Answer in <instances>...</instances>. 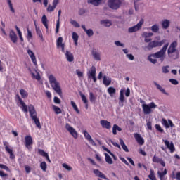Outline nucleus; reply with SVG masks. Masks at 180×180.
Listing matches in <instances>:
<instances>
[{"label":"nucleus","instance_id":"f257e3e1","mask_svg":"<svg viewBox=\"0 0 180 180\" xmlns=\"http://www.w3.org/2000/svg\"><path fill=\"white\" fill-rule=\"evenodd\" d=\"M145 43H148L146 46L147 50L151 51L153 49H155V47H161L167 41V39H162V41L154 40L151 41V38H144Z\"/></svg>","mask_w":180,"mask_h":180},{"label":"nucleus","instance_id":"f03ea898","mask_svg":"<svg viewBox=\"0 0 180 180\" xmlns=\"http://www.w3.org/2000/svg\"><path fill=\"white\" fill-rule=\"evenodd\" d=\"M48 78L51 86L53 90H55L59 96H61L63 95V91H61V87L60 86V82L57 81V79H56V77H54L53 75H50Z\"/></svg>","mask_w":180,"mask_h":180},{"label":"nucleus","instance_id":"7ed1b4c3","mask_svg":"<svg viewBox=\"0 0 180 180\" xmlns=\"http://www.w3.org/2000/svg\"><path fill=\"white\" fill-rule=\"evenodd\" d=\"M28 110L30 113V116L31 119L34 122L37 127L38 129H41V124H40V120L37 118V112L36 111V109L34 108V106L32 104H30L28 106Z\"/></svg>","mask_w":180,"mask_h":180},{"label":"nucleus","instance_id":"20e7f679","mask_svg":"<svg viewBox=\"0 0 180 180\" xmlns=\"http://www.w3.org/2000/svg\"><path fill=\"white\" fill-rule=\"evenodd\" d=\"M168 46H169V44L167 43L159 51L151 54L152 57H153V58H159L160 63H164V60H165V53H167Z\"/></svg>","mask_w":180,"mask_h":180},{"label":"nucleus","instance_id":"39448f33","mask_svg":"<svg viewBox=\"0 0 180 180\" xmlns=\"http://www.w3.org/2000/svg\"><path fill=\"white\" fill-rule=\"evenodd\" d=\"M163 143H165V146H166V148L164 146L161 147V149L162 151H167V148L169 150L170 153H174L175 151V146L174 145V142L167 140V139H162Z\"/></svg>","mask_w":180,"mask_h":180},{"label":"nucleus","instance_id":"423d86ee","mask_svg":"<svg viewBox=\"0 0 180 180\" xmlns=\"http://www.w3.org/2000/svg\"><path fill=\"white\" fill-rule=\"evenodd\" d=\"M108 5L110 9L117 11L122 6V0H108Z\"/></svg>","mask_w":180,"mask_h":180},{"label":"nucleus","instance_id":"0eeeda50","mask_svg":"<svg viewBox=\"0 0 180 180\" xmlns=\"http://www.w3.org/2000/svg\"><path fill=\"white\" fill-rule=\"evenodd\" d=\"M87 77L88 79H93L94 82H96V68L95 66H91L87 71Z\"/></svg>","mask_w":180,"mask_h":180},{"label":"nucleus","instance_id":"6e6552de","mask_svg":"<svg viewBox=\"0 0 180 180\" xmlns=\"http://www.w3.org/2000/svg\"><path fill=\"white\" fill-rule=\"evenodd\" d=\"M144 23V19H141L140 21L134 26L129 28L128 32L129 33H134V32H137L141 29L143 24Z\"/></svg>","mask_w":180,"mask_h":180},{"label":"nucleus","instance_id":"1a4fd4ad","mask_svg":"<svg viewBox=\"0 0 180 180\" xmlns=\"http://www.w3.org/2000/svg\"><path fill=\"white\" fill-rule=\"evenodd\" d=\"M65 127L66 130L69 131V133L71 134V136H72L74 139H78V132H77V131L75 130V129H74V127H71V125H70V124L68 123L65 124Z\"/></svg>","mask_w":180,"mask_h":180},{"label":"nucleus","instance_id":"9d476101","mask_svg":"<svg viewBox=\"0 0 180 180\" xmlns=\"http://www.w3.org/2000/svg\"><path fill=\"white\" fill-rule=\"evenodd\" d=\"M25 147L28 150H32L31 146L33 145V139L32 138V136L30 135L26 136L25 137Z\"/></svg>","mask_w":180,"mask_h":180},{"label":"nucleus","instance_id":"9b49d317","mask_svg":"<svg viewBox=\"0 0 180 180\" xmlns=\"http://www.w3.org/2000/svg\"><path fill=\"white\" fill-rule=\"evenodd\" d=\"M176 47H178V42L176 41H173L167 49V54L169 53H175L176 51H179L176 50Z\"/></svg>","mask_w":180,"mask_h":180},{"label":"nucleus","instance_id":"f8f14e48","mask_svg":"<svg viewBox=\"0 0 180 180\" xmlns=\"http://www.w3.org/2000/svg\"><path fill=\"white\" fill-rule=\"evenodd\" d=\"M162 124L166 129H169V127H175V124H174V122H172L171 120H168V121H167L165 118H162Z\"/></svg>","mask_w":180,"mask_h":180},{"label":"nucleus","instance_id":"ddd939ff","mask_svg":"<svg viewBox=\"0 0 180 180\" xmlns=\"http://www.w3.org/2000/svg\"><path fill=\"white\" fill-rule=\"evenodd\" d=\"M4 146L5 147V150L8 154H10V158L11 160H13L15 158V154H13V150L11 148H9V143L8 141H4Z\"/></svg>","mask_w":180,"mask_h":180},{"label":"nucleus","instance_id":"4468645a","mask_svg":"<svg viewBox=\"0 0 180 180\" xmlns=\"http://www.w3.org/2000/svg\"><path fill=\"white\" fill-rule=\"evenodd\" d=\"M27 52L28 56L30 57L34 65H35V67H37V60H36V56L34 55L33 51L28 49Z\"/></svg>","mask_w":180,"mask_h":180},{"label":"nucleus","instance_id":"2eb2a0df","mask_svg":"<svg viewBox=\"0 0 180 180\" xmlns=\"http://www.w3.org/2000/svg\"><path fill=\"white\" fill-rule=\"evenodd\" d=\"M83 133L86 140H87L90 143V144H91V146H96V143H95V141L92 139V136H91L88 131H84Z\"/></svg>","mask_w":180,"mask_h":180},{"label":"nucleus","instance_id":"dca6fc26","mask_svg":"<svg viewBox=\"0 0 180 180\" xmlns=\"http://www.w3.org/2000/svg\"><path fill=\"white\" fill-rule=\"evenodd\" d=\"M105 0H87L88 4H91L93 6H99L102 4H105Z\"/></svg>","mask_w":180,"mask_h":180},{"label":"nucleus","instance_id":"f3484780","mask_svg":"<svg viewBox=\"0 0 180 180\" xmlns=\"http://www.w3.org/2000/svg\"><path fill=\"white\" fill-rule=\"evenodd\" d=\"M134 137L139 146H143L144 144V139L141 137L140 134L135 133L134 134Z\"/></svg>","mask_w":180,"mask_h":180},{"label":"nucleus","instance_id":"a211bd4d","mask_svg":"<svg viewBox=\"0 0 180 180\" xmlns=\"http://www.w3.org/2000/svg\"><path fill=\"white\" fill-rule=\"evenodd\" d=\"M65 56L66 60H67V61H68V63H72V61H74V54H72V53H71V51L66 50V51L65 53Z\"/></svg>","mask_w":180,"mask_h":180},{"label":"nucleus","instance_id":"6ab92c4d","mask_svg":"<svg viewBox=\"0 0 180 180\" xmlns=\"http://www.w3.org/2000/svg\"><path fill=\"white\" fill-rule=\"evenodd\" d=\"M100 123L103 127V129H107L109 130L110 129L112 128V125H110V122L108 120H102L100 121Z\"/></svg>","mask_w":180,"mask_h":180},{"label":"nucleus","instance_id":"aec40b11","mask_svg":"<svg viewBox=\"0 0 180 180\" xmlns=\"http://www.w3.org/2000/svg\"><path fill=\"white\" fill-rule=\"evenodd\" d=\"M167 56L169 60H178L179 58V51L167 53Z\"/></svg>","mask_w":180,"mask_h":180},{"label":"nucleus","instance_id":"412c9836","mask_svg":"<svg viewBox=\"0 0 180 180\" xmlns=\"http://www.w3.org/2000/svg\"><path fill=\"white\" fill-rule=\"evenodd\" d=\"M9 37L13 43H17L18 42V35H16V33L13 30H10V34H9Z\"/></svg>","mask_w":180,"mask_h":180},{"label":"nucleus","instance_id":"4be33fe9","mask_svg":"<svg viewBox=\"0 0 180 180\" xmlns=\"http://www.w3.org/2000/svg\"><path fill=\"white\" fill-rule=\"evenodd\" d=\"M93 172L94 175H96V176H98V178H102L103 179H108L106 176L103 173H102V172L99 171V169H94L93 170Z\"/></svg>","mask_w":180,"mask_h":180},{"label":"nucleus","instance_id":"5701e85b","mask_svg":"<svg viewBox=\"0 0 180 180\" xmlns=\"http://www.w3.org/2000/svg\"><path fill=\"white\" fill-rule=\"evenodd\" d=\"M28 71L30 74H31L32 78H33V79H37V81H40V79H41V77L40 76V73H39V72H37V75H35L34 72L32 71L30 68H28Z\"/></svg>","mask_w":180,"mask_h":180},{"label":"nucleus","instance_id":"b1692460","mask_svg":"<svg viewBox=\"0 0 180 180\" xmlns=\"http://www.w3.org/2000/svg\"><path fill=\"white\" fill-rule=\"evenodd\" d=\"M142 109H143V112L144 115H150V113H151V112H153V110L150 108V105H147V104H143Z\"/></svg>","mask_w":180,"mask_h":180},{"label":"nucleus","instance_id":"393cba45","mask_svg":"<svg viewBox=\"0 0 180 180\" xmlns=\"http://www.w3.org/2000/svg\"><path fill=\"white\" fill-rule=\"evenodd\" d=\"M59 0H53V6L49 5L47 8V12H53L56 8H57V5H58Z\"/></svg>","mask_w":180,"mask_h":180},{"label":"nucleus","instance_id":"a878e982","mask_svg":"<svg viewBox=\"0 0 180 180\" xmlns=\"http://www.w3.org/2000/svg\"><path fill=\"white\" fill-rule=\"evenodd\" d=\"M119 105L123 107V103L124 102V90L121 89L120 91Z\"/></svg>","mask_w":180,"mask_h":180},{"label":"nucleus","instance_id":"bb28decb","mask_svg":"<svg viewBox=\"0 0 180 180\" xmlns=\"http://www.w3.org/2000/svg\"><path fill=\"white\" fill-rule=\"evenodd\" d=\"M154 85L156 86L157 89H158L159 91H160V92H162V94H164L165 95H169V94H168L167 91H165V89L164 88H162L161 86V85H160L158 83H157V82H153Z\"/></svg>","mask_w":180,"mask_h":180},{"label":"nucleus","instance_id":"cd10ccee","mask_svg":"<svg viewBox=\"0 0 180 180\" xmlns=\"http://www.w3.org/2000/svg\"><path fill=\"white\" fill-rule=\"evenodd\" d=\"M41 22L42 25H44V26L46 28V30H49V20L47 19V16H46V15H44L41 18Z\"/></svg>","mask_w":180,"mask_h":180},{"label":"nucleus","instance_id":"c85d7f7f","mask_svg":"<svg viewBox=\"0 0 180 180\" xmlns=\"http://www.w3.org/2000/svg\"><path fill=\"white\" fill-rule=\"evenodd\" d=\"M18 106H20L22 112H25V113H27L28 110H27V105L26 103H25V101H21L20 103L18 104Z\"/></svg>","mask_w":180,"mask_h":180},{"label":"nucleus","instance_id":"c756f323","mask_svg":"<svg viewBox=\"0 0 180 180\" xmlns=\"http://www.w3.org/2000/svg\"><path fill=\"white\" fill-rule=\"evenodd\" d=\"M60 16H61V10H59L58 13V20L56 22V33H58V32H60Z\"/></svg>","mask_w":180,"mask_h":180},{"label":"nucleus","instance_id":"7c9ffc66","mask_svg":"<svg viewBox=\"0 0 180 180\" xmlns=\"http://www.w3.org/2000/svg\"><path fill=\"white\" fill-rule=\"evenodd\" d=\"M170 24H171V22H169V20H167V19L163 20L162 21V29L166 30V29H168L169 27Z\"/></svg>","mask_w":180,"mask_h":180},{"label":"nucleus","instance_id":"2f4dec72","mask_svg":"<svg viewBox=\"0 0 180 180\" xmlns=\"http://www.w3.org/2000/svg\"><path fill=\"white\" fill-rule=\"evenodd\" d=\"M103 84H104L105 86H109V85L112 84V79L110 77H107L106 76H103Z\"/></svg>","mask_w":180,"mask_h":180},{"label":"nucleus","instance_id":"473e14b6","mask_svg":"<svg viewBox=\"0 0 180 180\" xmlns=\"http://www.w3.org/2000/svg\"><path fill=\"white\" fill-rule=\"evenodd\" d=\"M107 92L109 94L110 96L113 97L116 94V89H115V87L110 86L108 88Z\"/></svg>","mask_w":180,"mask_h":180},{"label":"nucleus","instance_id":"72a5a7b5","mask_svg":"<svg viewBox=\"0 0 180 180\" xmlns=\"http://www.w3.org/2000/svg\"><path fill=\"white\" fill-rule=\"evenodd\" d=\"M120 143L124 151H125V153H129V148H127V146H126V143H124V141H123L122 138H120Z\"/></svg>","mask_w":180,"mask_h":180},{"label":"nucleus","instance_id":"f704fd0d","mask_svg":"<svg viewBox=\"0 0 180 180\" xmlns=\"http://www.w3.org/2000/svg\"><path fill=\"white\" fill-rule=\"evenodd\" d=\"M91 54L94 60H96V61H101V53L95 51H92Z\"/></svg>","mask_w":180,"mask_h":180},{"label":"nucleus","instance_id":"c9c22d12","mask_svg":"<svg viewBox=\"0 0 180 180\" xmlns=\"http://www.w3.org/2000/svg\"><path fill=\"white\" fill-rule=\"evenodd\" d=\"M35 29H36V33L37 36H39L41 41H44V38H43V33H41V30H40V28L36 26Z\"/></svg>","mask_w":180,"mask_h":180},{"label":"nucleus","instance_id":"e433bc0d","mask_svg":"<svg viewBox=\"0 0 180 180\" xmlns=\"http://www.w3.org/2000/svg\"><path fill=\"white\" fill-rule=\"evenodd\" d=\"M101 25H104L105 27H110L112 25V21L109 20H103L100 22Z\"/></svg>","mask_w":180,"mask_h":180},{"label":"nucleus","instance_id":"4c0bfd02","mask_svg":"<svg viewBox=\"0 0 180 180\" xmlns=\"http://www.w3.org/2000/svg\"><path fill=\"white\" fill-rule=\"evenodd\" d=\"M149 29H150L153 33H158V32H160V26L157 24L153 25L152 27H149Z\"/></svg>","mask_w":180,"mask_h":180},{"label":"nucleus","instance_id":"58836bf2","mask_svg":"<svg viewBox=\"0 0 180 180\" xmlns=\"http://www.w3.org/2000/svg\"><path fill=\"white\" fill-rule=\"evenodd\" d=\"M104 155L105 157V162L110 165L113 164V160H112V158L109 155V154L105 153Z\"/></svg>","mask_w":180,"mask_h":180},{"label":"nucleus","instance_id":"ea45409f","mask_svg":"<svg viewBox=\"0 0 180 180\" xmlns=\"http://www.w3.org/2000/svg\"><path fill=\"white\" fill-rule=\"evenodd\" d=\"M20 94L23 99H26V98H27L29 96V93H27V91H26L25 89H20Z\"/></svg>","mask_w":180,"mask_h":180},{"label":"nucleus","instance_id":"a19ab883","mask_svg":"<svg viewBox=\"0 0 180 180\" xmlns=\"http://www.w3.org/2000/svg\"><path fill=\"white\" fill-rule=\"evenodd\" d=\"M79 96H81L82 101L84 104L88 103V99L86 98V96H85L82 91H79Z\"/></svg>","mask_w":180,"mask_h":180},{"label":"nucleus","instance_id":"79ce46f5","mask_svg":"<svg viewBox=\"0 0 180 180\" xmlns=\"http://www.w3.org/2000/svg\"><path fill=\"white\" fill-rule=\"evenodd\" d=\"M89 101L91 103H95V101H96V96H95L92 92L89 93Z\"/></svg>","mask_w":180,"mask_h":180},{"label":"nucleus","instance_id":"37998d69","mask_svg":"<svg viewBox=\"0 0 180 180\" xmlns=\"http://www.w3.org/2000/svg\"><path fill=\"white\" fill-rule=\"evenodd\" d=\"M64 44H63V37H59L56 41V46L58 48H59L60 46H63Z\"/></svg>","mask_w":180,"mask_h":180},{"label":"nucleus","instance_id":"c03bdc74","mask_svg":"<svg viewBox=\"0 0 180 180\" xmlns=\"http://www.w3.org/2000/svg\"><path fill=\"white\" fill-rule=\"evenodd\" d=\"M152 36H154V33H153V32H144L142 34V37H143V38H150V37H152Z\"/></svg>","mask_w":180,"mask_h":180},{"label":"nucleus","instance_id":"a18cd8bd","mask_svg":"<svg viewBox=\"0 0 180 180\" xmlns=\"http://www.w3.org/2000/svg\"><path fill=\"white\" fill-rule=\"evenodd\" d=\"M84 32L87 34L88 37H92V36H94L93 29H89V30L87 29Z\"/></svg>","mask_w":180,"mask_h":180},{"label":"nucleus","instance_id":"49530a36","mask_svg":"<svg viewBox=\"0 0 180 180\" xmlns=\"http://www.w3.org/2000/svg\"><path fill=\"white\" fill-rule=\"evenodd\" d=\"M71 105L72 106L74 110L77 112V113L79 114V110L78 109V107L77 106V104L74 101L70 102Z\"/></svg>","mask_w":180,"mask_h":180},{"label":"nucleus","instance_id":"de8ad7c7","mask_svg":"<svg viewBox=\"0 0 180 180\" xmlns=\"http://www.w3.org/2000/svg\"><path fill=\"white\" fill-rule=\"evenodd\" d=\"M169 65L162 66V72L163 74H168L169 72Z\"/></svg>","mask_w":180,"mask_h":180},{"label":"nucleus","instance_id":"09e8293b","mask_svg":"<svg viewBox=\"0 0 180 180\" xmlns=\"http://www.w3.org/2000/svg\"><path fill=\"white\" fill-rule=\"evenodd\" d=\"M40 168L42 169V171L46 172V170L47 169V163H46V162H41L40 163Z\"/></svg>","mask_w":180,"mask_h":180},{"label":"nucleus","instance_id":"8fccbe9b","mask_svg":"<svg viewBox=\"0 0 180 180\" xmlns=\"http://www.w3.org/2000/svg\"><path fill=\"white\" fill-rule=\"evenodd\" d=\"M38 153L40 155H41L42 157H45L46 158L49 155V153H47L46 152H45L43 149H39L38 150Z\"/></svg>","mask_w":180,"mask_h":180},{"label":"nucleus","instance_id":"3c124183","mask_svg":"<svg viewBox=\"0 0 180 180\" xmlns=\"http://www.w3.org/2000/svg\"><path fill=\"white\" fill-rule=\"evenodd\" d=\"M7 3H8V5L9 6L11 12H12V13H15V8H13L12 1L11 0H7Z\"/></svg>","mask_w":180,"mask_h":180},{"label":"nucleus","instance_id":"603ef678","mask_svg":"<svg viewBox=\"0 0 180 180\" xmlns=\"http://www.w3.org/2000/svg\"><path fill=\"white\" fill-rule=\"evenodd\" d=\"M53 109L56 115H60V113H61V108L59 107L53 105Z\"/></svg>","mask_w":180,"mask_h":180},{"label":"nucleus","instance_id":"864d4df0","mask_svg":"<svg viewBox=\"0 0 180 180\" xmlns=\"http://www.w3.org/2000/svg\"><path fill=\"white\" fill-rule=\"evenodd\" d=\"M62 166L63 168H65V169H67V171H72V167L66 163H63Z\"/></svg>","mask_w":180,"mask_h":180},{"label":"nucleus","instance_id":"5fc2aeb1","mask_svg":"<svg viewBox=\"0 0 180 180\" xmlns=\"http://www.w3.org/2000/svg\"><path fill=\"white\" fill-rule=\"evenodd\" d=\"M27 39H28V40H30V39L33 37V34H32V31H30L29 27L27 28Z\"/></svg>","mask_w":180,"mask_h":180},{"label":"nucleus","instance_id":"6e6d98bb","mask_svg":"<svg viewBox=\"0 0 180 180\" xmlns=\"http://www.w3.org/2000/svg\"><path fill=\"white\" fill-rule=\"evenodd\" d=\"M148 178L151 180H157L155 175H154V171L150 170V174H149Z\"/></svg>","mask_w":180,"mask_h":180},{"label":"nucleus","instance_id":"4d7b16f0","mask_svg":"<svg viewBox=\"0 0 180 180\" xmlns=\"http://www.w3.org/2000/svg\"><path fill=\"white\" fill-rule=\"evenodd\" d=\"M151 57H153V56H151V54L150 55H149L148 56V60L150 62V63H152V64H157V59H153Z\"/></svg>","mask_w":180,"mask_h":180},{"label":"nucleus","instance_id":"13d9d810","mask_svg":"<svg viewBox=\"0 0 180 180\" xmlns=\"http://www.w3.org/2000/svg\"><path fill=\"white\" fill-rule=\"evenodd\" d=\"M0 168L1 169H5V171H7L8 172H11V169H9V167L4 164H0Z\"/></svg>","mask_w":180,"mask_h":180},{"label":"nucleus","instance_id":"bf43d9fd","mask_svg":"<svg viewBox=\"0 0 180 180\" xmlns=\"http://www.w3.org/2000/svg\"><path fill=\"white\" fill-rule=\"evenodd\" d=\"M155 127L156 129V130H158V131H160V133H164V129H162V128L161 127V126L158 124H156L155 125Z\"/></svg>","mask_w":180,"mask_h":180},{"label":"nucleus","instance_id":"052dcab7","mask_svg":"<svg viewBox=\"0 0 180 180\" xmlns=\"http://www.w3.org/2000/svg\"><path fill=\"white\" fill-rule=\"evenodd\" d=\"M70 23H71V25H73L75 27H81L79 25V24L78 23V22H77L76 20H71Z\"/></svg>","mask_w":180,"mask_h":180},{"label":"nucleus","instance_id":"680f3d73","mask_svg":"<svg viewBox=\"0 0 180 180\" xmlns=\"http://www.w3.org/2000/svg\"><path fill=\"white\" fill-rule=\"evenodd\" d=\"M162 160L160 158H158L155 155L153 156V162H158V164H159V162H160V160Z\"/></svg>","mask_w":180,"mask_h":180},{"label":"nucleus","instance_id":"e2e57ef3","mask_svg":"<svg viewBox=\"0 0 180 180\" xmlns=\"http://www.w3.org/2000/svg\"><path fill=\"white\" fill-rule=\"evenodd\" d=\"M169 81L172 85H178V84H179V82L175 79H169Z\"/></svg>","mask_w":180,"mask_h":180},{"label":"nucleus","instance_id":"0e129e2a","mask_svg":"<svg viewBox=\"0 0 180 180\" xmlns=\"http://www.w3.org/2000/svg\"><path fill=\"white\" fill-rule=\"evenodd\" d=\"M78 34L77 32H72V39L74 41H78Z\"/></svg>","mask_w":180,"mask_h":180},{"label":"nucleus","instance_id":"69168bd1","mask_svg":"<svg viewBox=\"0 0 180 180\" xmlns=\"http://www.w3.org/2000/svg\"><path fill=\"white\" fill-rule=\"evenodd\" d=\"M53 102H54V103L60 105V103H61V100L58 97L55 96L53 98Z\"/></svg>","mask_w":180,"mask_h":180},{"label":"nucleus","instance_id":"338daca9","mask_svg":"<svg viewBox=\"0 0 180 180\" xmlns=\"http://www.w3.org/2000/svg\"><path fill=\"white\" fill-rule=\"evenodd\" d=\"M148 105H149V107L150 108V109H155V108H158V105H155V103L154 102H151L150 103H149Z\"/></svg>","mask_w":180,"mask_h":180},{"label":"nucleus","instance_id":"774afa93","mask_svg":"<svg viewBox=\"0 0 180 180\" xmlns=\"http://www.w3.org/2000/svg\"><path fill=\"white\" fill-rule=\"evenodd\" d=\"M158 175H159V178L160 180H167V179L164 177L165 175L161 174V172H158Z\"/></svg>","mask_w":180,"mask_h":180}]
</instances>
